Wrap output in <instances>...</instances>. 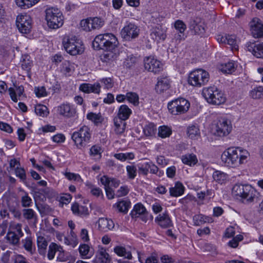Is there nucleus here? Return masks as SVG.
<instances>
[{"mask_svg":"<svg viewBox=\"0 0 263 263\" xmlns=\"http://www.w3.org/2000/svg\"><path fill=\"white\" fill-rule=\"evenodd\" d=\"M136 62V58L134 56L128 57L124 62V65L127 68L132 67Z\"/></svg>","mask_w":263,"mask_h":263,"instance_id":"nucleus-60","label":"nucleus"},{"mask_svg":"<svg viewBox=\"0 0 263 263\" xmlns=\"http://www.w3.org/2000/svg\"><path fill=\"white\" fill-rule=\"evenodd\" d=\"M63 44L67 52L72 55L81 54L84 51V47L77 41L75 36L65 37L63 41Z\"/></svg>","mask_w":263,"mask_h":263,"instance_id":"nucleus-10","label":"nucleus"},{"mask_svg":"<svg viewBox=\"0 0 263 263\" xmlns=\"http://www.w3.org/2000/svg\"><path fill=\"white\" fill-rule=\"evenodd\" d=\"M190 28L195 34L203 35L205 32L204 24L202 23H197L195 21L190 23Z\"/></svg>","mask_w":263,"mask_h":263,"instance_id":"nucleus-25","label":"nucleus"},{"mask_svg":"<svg viewBox=\"0 0 263 263\" xmlns=\"http://www.w3.org/2000/svg\"><path fill=\"white\" fill-rule=\"evenodd\" d=\"M171 134V129L166 126H160L159 128L158 135L159 137L162 138L169 137Z\"/></svg>","mask_w":263,"mask_h":263,"instance_id":"nucleus-46","label":"nucleus"},{"mask_svg":"<svg viewBox=\"0 0 263 263\" xmlns=\"http://www.w3.org/2000/svg\"><path fill=\"white\" fill-rule=\"evenodd\" d=\"M13 263H28L26 259L21 255L15 254L11 257Z\"/></svg>","mask_w":263,"mask_h":263,"instance_id":"nucleus-61","label":"nucleus"},{"mask_svg":"<svg viewBox=\"0 0 263 263\" xmlns=\"http://www.w3.org/2000/svg\"><path fill=\"white\" fill-rule=\"evenodd\" d=\"M232 194L241 197L244 202L250 203L258 201L259 193L251 185L249 184H236L232 188Z\"/></svg>","mask_w":263,"mask_h":263,"instance_id":"nucleus-2","label":"nucleus"},{"mask_svg":"<svg viewBox=\"0 0 263 263\" xmlns=\"http://www.w3.org/2000/svg\"><path fill=\"white\" fill-rule=\"evenodd\" d=\"M213 178L218 183L223 184L228 180V176L222 172L216 171L213 173Z\"/></svg>","mask_w":263,"mask_h":263,"instance_id":"nucleus-34","label":"nucleus"},{"mask_svg":"<svg viewBox=\"0 0 263 263\" xmlns=\"http://www.w3.org/2000/svg\"><path fill=\"white\" fill-rule=\"evenodd\" d=\"M182 162L190 166H194L198 162V159L194 154H186L181 157Z\"/></svg>","mask_w":263,"mask_h":263,"instance_id":"nucleus-28","label":"nucleus"},{"mask_svg":"<svg viewBox=\"0 0 263 263\" xmlns=\"http://www.w3.org/2000/svg\"><path fill=\"white\" fill-rule=\"evenodd\" d=\"M174 27L180 33L175 36V38L179 41H181L183 37V33L186 28V25L183 21L177 20L175 22Z\"/></svg>","mask_w":263,"mask_h":263,"instance_id":"nucleus-30","label":"nucleus"},{"mask_svg":"<svg viewBox=\"0 0 263 263\" xmlns=\"http://www.w3.org/2000/svg\"><path fill=\"white\" fill-rule=\"evenodd\" d=\"M208 221V218L202 214L196 215L193 217V221L196 226H200Z\"/></svg>","mask_w":263,"mask_h":263,"instance_id":"nucleus-53","label":"nucleus"},{"mask_svg":"<svg viewBox=\"0 0 263 263\" xmlns=\"http://www.w3.org/2000/svg\"><path fill=\"white\" fill-rule=\"evenodd\" d=\"M87 118L94 122L96 124L101 123L103 121V118L100 114L89 112L87 115Z\"/></svg>","mask_w":263,"mask_h":263,"instance_id":"nucleus-44","label":"nucleus"},{"mask_svg":"<svg viewBox=\"0 0 263 263\" xmlns=\"http://www.w3.org/2000/svg\"><path fill=\"white\" fill-rule=\"evenodd\" d=\"M131 204L129 200H122L117 203V208L119 212L126 213Z\"/></svg>","mask_w":263,"mask_h":263,"instance_id":"nucleus-40","label":"nucleus"},{"mask_svg":"<svg viewBox=\"0 0 263 263\" xmlns=\"http://www.w3.org/2000/svg\"><path fill=\"white\" fill-rule=\"evenodd\" d=\"M15 87H16V90L13 88L10 87L9 88L8 91L12 100L16 102L18 100L16 94L19 97L21 96L24 91V87L22 85L18 87L15 86Z\"/></svg>","mask_w":263,"mask_h":263,"instance_id":"nucleus-31","label":"nucleus"},{"mask_svg":"<svg viewBox=\"0 0 263 263\" xmlns=\"http://www.w3.org/2000/svg\"><path fill=\"white\" fill-rule=\"evenodd\" d=\"M35 112L37 115L44 117L46 116L48 112L46 106L43 105H38L35 107Z\"/></svg>","mask_w":263,"mask_h":263,"instance_id":"nucleus-49","label":"nucleus"},{"mask_svg":"<svg viewBox=\"0 0 263 263\" xmlns=\"http://www.w3.org/2000/svg\"><path fill=\"white\" fill-rule=\"evenodd\" d=\"M148 169H150L151 173L157 174L158 173H159L158 174L159 176H161L163 174V173L161 171L159 172L158 167L152 162H148Z\"/></svg>","mask_w":263,"mask_h":263,"instance_id":"nucleus-59","label":"nucleus"},{"mask_svg":"<svg viewBox=\"0 0 263 263\" xmlns=\"http://www.w3.org/2000/svg\"><path fill=\"white\" fill-rule=\"evenodd\" d=\"M235 69V64L233 62H229L224 64H221L219 67V70L224 73H232Z\"/></svg>","mask_w":263,"mask_h":263,"instance_id":"nucleus-37","label":"nucleus"},{"mask_svg":"<svg viewBox=\"0 0 263 263\" xmlns=\"http://www.w3.org/2000/svg\"><path fill=\"white\" fill-rule=\"evenodd\" d=\"M146 214H147L146 209L141 203L136 204L130 214L133 218L138 217L141 215L142 216V220L144 222L147 221Z\"/></svg>","mask_w":263,"mask_h":263,"instance_id":"nucleus-17","label":"nucleus"},{"mask_svg":"<svg viewBox=\"0 0 263 263\" xmlns=\"http://www.w3.org/2000/svg\"><path fill=\"white\" fill-rule=\"evenodd\" d=\"M37 245L40 254L42 255H45L48 246V242L46 239L43 236H38L37 238Z\"/></svg>","mask_w":263,"mask_h":263,"instance_id":"nucleus-32","label":"nucleus"},{"mask_svg":"<svg viewBox=\"0 0 263 263\" xmlns=\"http://www.w3.org/2000/svg\"><path fill=\"white\" fill-rule=\"evenodd\" d=\"M128 178L134 179L137 175V168L134 165H127L126 167Z\"/></svg>","mask_w":263,"mask_h":263,"instance_id":"nucleus-56","label":"nucleus"},{"mask_svg":"<svg viewBox=\"0 0 263 263\" xmlns=\"http://www.w3.org/2000/svg\"><path fill=\"white\" fill-rule=\"evenodd\" d=\"M250 154L248 151L241 147H229L222 154V161L229 167H236L247 162Z\"/></svg>","mask_w":263,"mask_h":263,"instance_id":"nucleus-1","label":"nucleus"},{"mask_svg":"<svg viewBox=\"0 0 263 263\" xmlns=\"http://www.w3.org/2000/svg\"><path fill=\"white\" fill-rule=\"evenodd\" d=\"M101 82L104 84L105 87L107 89L111 88L114 86L112 80L110 78L102 79Z\"/></svg>","mask_w":263,"mask_h":263,"instance_id":"nucleus-64","label":"nucleus"},{"mask_svg":"<svg viewBox=\"0 0 263 263\" xmlns=\"http://www.w3.org/2000/svg\"><path fill=\"white\" fill-rule=\"evenodd\" d=\"M155 222L162 228H167L172 226V220L167 213L158 215L155 218Z\"/></svg>","mask_w":263,"mask_h":263,"instance_id":"nucleus-20","label":"nucleus"},{"mask_svg":"<svg viewBox=\"0 0 263 263\" xmlns=\"http://www.w3.org/2000/svg\"><path fill=\"white\" fill-rule=\"evenodd\" d=\"M184 191V187L182 183L177 182L175 186L170 188V194L171 196L178 197L182 195Z\"/></svg>","mask_w":263,"mask_h":263,"instance_id":"nucleus-26","label":"nucleus"},{"mask_svg":"<svg viewBox=\"0 0 263 263\" xmlns=\"http://www.w3.org/2000/svg\"><path fill=\"white\" fill-rule=\"evenodd\" d=\"M22 236H18L17 234L9 231L6 235L7 240L11 244L15 245L18 243L20 239Z\"/></svg>","mask_w":263,"mask_h":263,"instance_id":"nucleus-42","label":"nucleus"},{"mask_svg":"<svg viewBox=\"0 0 263 263\" xmlns=\"http://www.w3.org/2000/svg\"><path fill=\"white\" fill-rule=\"evenodd\" d=\"M126 99L129 102L132 103L134 105H137L139 104V96L135 93L129 92L126 94Z\"/></svg>","mask_w":263,"mask_h":263,"instance_id":"nucleus-45","label":"nucleus"},{"mask_svg":"<svg viewBox=\"0 0 263 263\" xmlns=\"http://www.w3.org/2000/svg\"><path fill=\"white\" fill-rule=\"evenodd\" d=\"M114 252L118 256L123 257L128 259L132 258V255L130 251H127L125 247L117 246L114 249Z\"/></svg>","mask_w":263,"mask_h":263,"instance_id":"nucleus-29","label":"nucleus"},{"mask_svg":"<svg viewBox=\"0 0 263 263\" xmlns=\"http://www.w3.org/2000/svg\"><path fill=\"white\" fill-rule=\"evenodd\" d=\"M227 39L226 44L231 46V47L235 49H238V45L237 44V40L236 36L234 35H226Z\"/></svg>","mask_w":263,"mask_h":263,"instance_id":"nucleus-48","label":"nucleus"},{"mask_svg":"<svg viewBox=\"0 0 263 263\" xmlns=\"http://www.w3.org/2000/svg\"><path fill=\"white\" fill-rule=\"evenodd\" d=\"M113 51L114 50L107 51V52L106 53H104L101 58L102 61L105 62H108L109 61L114 59L116 57V55Z\"/></svg>","mask_w":263,"mask_h":263,"instance_id":"nucleus-57","label":"nucleus"},{"mask_svg":"<svg viewBox=\"0 0 263 263\" xmlns=\"http://www.w3.org/2000/svg\"><path fill=\"white\" fill-rule=\"evenodd\" d=\"M187 135L191 139H195L200 137V130L197 125H192L187 128Z\"/></svg>","mask_w":263,"mask_h":263,"instance_id":"nucleus-36","label":"nucleus"},{"mask_svg":"<svg viewBox=\"0 0 263 263\" xmlns=\"http://www.w3.org/2000/svg\"><path fill=\"white\" fill-rule=\"evenodd\" d=\"M144 68L148 71L155 73L160 72L162 69V65L160 61L154 57H149L146 58L144 60Z\"/></svg>","mask_w":263,"mask_h":263,"instance_id":"nucleus-13","label":"nucleus"},{"mask_svg":"<svg viewBox=\"0 0 263 263\" xmlns=\"http://www.w3.org/2000/svg\"><path fill=\"white\" fill-rule=\"evenodd\" d=\"M21 203L22 206L24 208H28L31 206L32 201L28 193L25 192V194L21 197Z\"/></svg>","mask_w":263,"mask_h":263,"instance_id":"nucleus-51","label":"nucleus"},{"mask_svg":"<svg viewBox=\"0 0 263 263\" xmlns=\"http://www.w3.org/2000/svg\"><path fill=\"white\" fill-rule=\"evenodd\" d=\"M81 28L85 31H90L93 30L92 17L82 20L80 22Z\"/></svg>","mask_w":263,"mask_h":263,"instance_id":"nucleus-41","label":"nucleus"},{"mask_svg":"<svg viewBox=\"0 0 263 263\" xmlns=\"http://www.w3.org/2000/svg\"><path fill=\"white\" fill-rule=\"evenodd\" d=\"M79 251L83 258H89L92 255L91 253H89L90 247L88 245H81L79 246Z\"/></svg>","mask_w":263,"mask_h":263,"instance_id":"nucleus-39","label":"nucleus"},{"mask_svg":"<svg viewBox=\"0 0 263 263\" xmlns=\"http://www.w3.org/2000/svg\"><path fill=\"white\" fill-rule=\"evenodd\" d=\"M111 257L104 248H100L96 253L94 263H110Z\"/></svg>","mask_w":263,"mask_h":263,"instance_id":"nucleus-16","label":"nucleus"},{"mask_svg":"<svg viewBox=\"0 0 263 263\" xmlns=\"http://www.w3.org/2000/svg\"><path fill=\"white\" fill-rule=\"evenodd\" d=\"M202 94L210 104L219 105L224 103L226 100L224 93L215 86L204 88Z\"/></svg>","mask_w":263,"mask_h":263,"instance_id":"nucleus-4","label":"nucleus"},{"mask_svg":"<svg viewBox=\"0 0 263 263\" xmlns=\"http://www.w3.org/2000/svg\"><path fill=\"white\" fill-rule=\"evenodd\" d=\"M23 243V247L26 251L33 253L32 250V241L30 237H27L25 239L22 240Z\"/></svg>","mask_w":263,"mask_h":263,"instance_id":"nucleus-54","label":"nucleus"},{"mask_svg":"<svg viewBox=\"0 0 263 263\" xmlns=\"http://www.w3.org/2000/svg\"><path fill=\"white\" fill-rule=\"evenodd\" d=\"M28 55H25L22 61V69L26 70L27 72H29L32 66V61L30 60Z\"/></svg>","mask_w":263,"mask_h":263,"instance_id":"nucleus-47","label":"nucleus"},{"mask_svg":"<svg viewBox=\"0 0 263 263\" xmlns=\"http://www.w3.org/2000/svg\"><path fill=\"white\" fill-rule=\"evenodd\" d=\"M117 44V38L111 33L99 34L96 36L92 42V46L95 49L106 51L115 50Z\"/></svg>","mask_w":263,"mask_h":263,"instance_id":"nucleus-3","label":"nucleus"},{"mask_svg":"<svg viewBox=\"0 0 263 263\" xmlns=\"http://www.w3.org/2000/svg\"><path fill=\"white\" fill-rule=\"evenodd\" d=\"M158 81L155 86L157 92L161 93L169 89L170 80L166 77L160 76L158 78Z\"/></svg>","mask_w":263,"mask_h":263,"instance_id":"nucleus-18","label":"nucleus"},{"mask_svg":"<svg viewBox=\"0 0 263 263\" xmlns=\"http://www.w3.org/2000/svg\"><path fill=\"white\" fill-rule=\"evenodd\" d=\"M98 226L100 230L104 232H107L114 228L115 224L113 221L111 219L100 218L98 220Z\"/></svg>","mask_w":263,"mask_h":263,"instance_id":"nucleus-22","label":"nucleus"},{"mask_svg":"<svg viewBox=\"0 0 263 263\" xmlns=\"http://www.w3.org/2000/svg\"><path fill=\"white\" fill-rule=\"evenodd\" d=\"M132 110L126 105H122L119 108L118 117L116 118H120L123 120H127L132 114Z\"/></svg>","mask_w":263,"mask_h":263,"instance_id":"nucleus-24","label":"nucleus"},{"mask_svg":"<svg viewBox=\"0 0 263 263\" xmlns=\"http://www.w3.org/2000/svg\"><path fill=\"white\" fill-rule=\"evenodd\" d=\"M101 148L98 145H93L90 149V156L94 159L99 160L101 158Z\"/></svg>","mask_w":263,"mask_h":263,"instance_id":"nucleus-38","label":"nucleus"},{"mask_svg":"<svg viewBox=\"0 0 263 263\" xmlns=\"http://www.w3.org/2000/svg\"><path fill=\"white\" fill-rule=\"evenodd\" d=\"M15 174L17 177H19L23 181L26 180V176L25 170L23 168L17 167L15 169Z\"/></svg>","mask_w":263,"mask_h":263,"instance_id":"nucleus-62","label":"nucleus"},{"mask_svg":"<svg viewBox=\"0 0 263 263\" xmlns=\"http://www.w3.org/2000/svg\"><path fill=\"white\" fill-rule=\"evenodd\" d=\"M101 85L99 83H96L93 84L89 83H83L80 85L79 89L82 91L89 93L93 92L99 94L100 92Z\"/></svg>","mask_w":263,"mask_h":263,"instance_id":"nucleus-19","label":"nucleus"},{"mask_svg":"<svg viewBox=\"0 0 263 263\" xmlns=\"http://www.w3.org/2000/svg\"><path fill=\"white\" fill-rule=\"evenodd\" d=\"M92 23L93 25V30L99 29L101 28L104 24V21L100 17H92Z\"/></svg>","mask_w":263,"mask_h":263,"instance_id":"nucleus-55","label":"nucleus"},{"mask_svg":"<svg viewBox=\"0 0 263 263\" xmlns=\"http://www.w3.org/2000/svg\"><path fill=\"white\" fill-rule=\"evenodd\" d=\"M23 216L27 220H33L36 223L37 216L34 211L31 209H24L23 210Z\"/></svg>","mask_w":263,"mask_h":263,"instance_id":"nucleus-33","label":"nucleus"},{"mask_svg":"<svg viewBox=\"0 0 263 263\" xmlns=\"http://www.w3.org/2000/svg\"><path fill=\"white\" fill-rule=\"evenodd\" d=\"M114 123L116 134L117 135L122 134L124 132L126 127V124L125 121L120 118H115L114 119Z\"/></svg>","mask_w":263,"mask_h":263,"instance_id":"nucleus-27","label":"nucleus"},{"mask_svg":"<svg viewBox=\"0 0 263 263\" xmlns=\"http://www.w3.org/2000/svg\"><path fill=\"white\" fill-rule=\"evenodd\" d=\"M250 30L254 37L258 38L263 36V24L258 18H254L249 24Z\"/></svg>","mask_w":263,"mask_h":263,"instance_id":"nucleus-14","label":"nucleus"},{"mask_svg":"<svg viewBox=\"0 0 263 263\" xmlns=\"http://www.w3.org/2000/svg\"><path fill=\"white\" fill-rule=\"evenodd\" d=\"M209 73L202 69H198L190 72L188 77L190 85L200 87L206 84L209 81Z\"/></svg>","mask_w":263,"mask_h":263,"instance_id":"nucleus-8","label":"nucleus"},{"mask_svg":"<svg viewBox=\"0 0 263 263\" xmlns=\"http://www.w3.org/2000/svg\"><path fill=\"white\" fill-rule=\"evenodd\" d=\"M91 134L90 128L87 126H83L79 130L74 132L71 138L79 148L85 147L90 142Z\"/></svg>","mask_w":263,"mask_h":263,"instance_id":"nucleus-6","label":"nucleus"},{"mask_svg":"<svg viewBox=\"0 0 263 263\" xmlns=\"http://www.w3.org/2000/svg\"><path fill=\"white\" fill-rule=\"evenodd\" d=\"M10 231L17 234L18 236H23L24 234L22 230V224L21 223H13L10 227Z\"/></svg>","mask_w":263,"mask_h":263,"instance_id":"nucleus-52","label":"nucleus"},{"mask_svg":"<svg viewBox=\"0 0 263 263\" xmlns=\"http://www.w3.org/2000/svg\"><path fill=\"white\" fill-rule=\"evenodd\" d=\"M139 31V29L135 24L127 22L126 25L122 29L120 34L124 39L130 40L138 37Z\"/></svg>","mask_w":263,"mask_h":263,"instance_id":"nucleus-11","label":"nucleus"},{"mask_svg":"<svg viewBox=\"0 0 263 263\" xmlns=\"http://www.w3.org/2000/svg\"><path fill=\"white\" fill-rule=\"evenodd\" d=\"M16 24L19 31L24 34L29 33L31 28V20L27 15H18L16 20Z\"/></svg>","mask_w":263,"mask_h":263,"instance_id":"nucleus-12","label":"nucleus"},{"mask_svg":"<svg viewBox=\"0 0 263 263\" xmlns=\"http://www.w3.org/2000/svg\"><path fill=\"white\" fill-rule=\"evenodd\" d=\"M250 97L253 99H259L263 98V86L254 87L249 92Z\"/></svg>","mask_w":263,"mask_h":263,"instance_id":"nucleus-35","label":"nucleus"},{"mask_svg":"<svg viewBox=\"0 0 263 263\" xmlns=\"http://www.w3.org/2000/svg\"><path fill=\"white\" fill-rule=\"evenodd\" d=\"M139 260L141 263H158L157 258L154 256H150L146 258L139 256Z\"/></svg>","mask_w":263,"mask_h":263,"instance_id":"nucleus-58","label":"nucleus"},{"mask_svg":"<svg viewBox=\"0 0 263 263\" xmlns=\"http://www.w3.org/2000/svg\"><path fill=\"white\" fill-rule=\"evenodd\" d=\"M58 110L61 115L68 118L74 116L76 114L75 109L69 104L61 105L58 107Z\"/></svg>","mask_w":263,"mask_h":263,"instance_id":"nucleus-23","label":"nucleus"},{"mask_svg":"<svg viewBox=\"0 0 263 263\" xmlns=\"http://www.w3.org/2000/svg\"><path fill=\"white\" fill-rule=\"evenodd\" d=\"M247 50L257 58L263 59V43H258L248 42L246 44Z\"/></svg>","mask_w":263,"mask_h":263,"instance_id":"nucleus-15","label":"nucleus"},{"mask_svg":"<svg viewBox=\"0 0 263 263\" xmlns=\"http://www.w3.org/2000/svg\"><path fill=\"white\" fill-rule=\"evenodd\" d=\"M232 125L230 120L225 118H220L212 127L213 134L218 137L228 136L232 131Z\"/></svg>","mask_w":263,"mask_h":263,"instance_id":"nucleus-7","label":"nucleus"},{"mask_svg":"<svg viewBox=\"0 0 263 263\" xmlns=\"http://www.w3.org/2000/svg\"><path fill=\"white\" fill-rule=\"evenodd\" d=\"M152 38L159 42L160 41H164L166 38V29L161 26L156 27L153 29L151 33Z\"/></svg>","mask_w":263,"mask_h":263,"instance_id":"nucleus-21","label":"nucleus"},{"mask_svg":"<svg viewBox=\"0 0 263 263\" xmlns=\"http://www.w3.org/2000/svg\"><path fill=\"white\" fill-rule=\"evenodd\" d=\"M190 106L189 102L182 98L175 99L169 102L167 108L169 112L174 115L183 114L187 111Z\"/></svg>","mask_w":263,"mask_h":263,"instance_id":"nucleus-9","label":"nucleus"},{"mask_svg":"<svg viewBox=\"0 0 263 263\" xmlns=\"http://www.w3.org/2000/svg\"><path fill=\"white\" fill-rule=\"evenodd\" d=\"M156 130V126L154 123H150L144 127L143 132L146 136H153L155 135Z\"/></svg>","mask_w":263,"mask_h":263,"instance_id":"nucleus-43","label":"nucleus"},{"mask_svg":"<svg viewBox=\"0 0 263 263\" xmlns=\"http://www.w3.org/2000/svg\"><path fill=\"white\" fill-rule=\"evenodd\" d=\"M148 166V162L140 164V166L138 167L140 173L145 176L147 175L149 170Z\"/></svg>","mask_w":263,"mask_h":263,"instance_id":"nucleus-63","label":"nucleus"},{"mask_svg":"<svg viewBox=\"0 0 263 263\" xmlns=\"http://www.w3.org/2000/svg\"><path fill=\"white\" fill-rule=\"evenodd\" d=\"M60 248L57 244L52 243L49 246V250L47 254V257L49 259H52L55 255V253L57 250H59V248Z\"/></svg>","mask_w":263,"mask_h":263,"instance_id":"nucleus-50","label":"nucleus"},{"mask_svg":"<svg viewBox=\"0 0 263 263\" xmlns=\"http://www.w3.org/2000/svg\"><path fill=\"white\" fill-rule=\"evenodd\" d=\"M45 20L50 28L56 29L62 26L64 23V16L58 9L49 8L45 10Z\"/></svg>","mask_w":263,"mask_h":263,"instance_id":"nucleus-5","label":"nucleus"}]
</instances>
